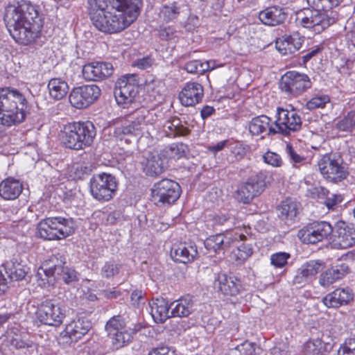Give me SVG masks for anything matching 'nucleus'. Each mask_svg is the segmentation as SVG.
Instances as JSON below:
<instances>
[{"label":"nucleus","instance_id":"nucleus-12","mask_svg":"<svg viewBox=\"0 0 355 355\" xmlns=\"http://www.w3.org/2000/svg\"><path fill=\"white\" fill-rule=\"evenodd\" d=\"M37 318L44 324L58 327L65 316L64 310L55 300H46L37 308Z\"/></svg>","mask_w":355,"mask_h":355},{"label":"nucleus","instance_id":"nucleus-49","mask_svg":"<svg viewBox=\"0 0 355 355\" xmlns=\"http://www.w3.org/2000/svg\"><path fill=\"white\" fill-rule=\"evenodd\" d=\"M180 7L177 3L173 2L168 5L164 6L162 13L164 19L166 21H173L180 14Z\"/></svg>","mask_w":355,"mask_h":355},{"label":"nucleus","instance_id":"nucleus-24","mask_svg":"<svg viewBox=\"0 0 355 355\" xmlns=\"http://www.w3.org/2000/svg\"><path fill=\"white\" fill-rule=\"evenodd\" d=\"M167 160L162 153H148L141 164L144 173L148 176H157L166 168Z\"/></svg>","mask_w":355,"mask_h":355},{"label":"nucleus","instance_id":"nucleus-20","mask_svg":"<svg viewBox=\"0 0 355 355\" xmlns=\"http://www.w3.org/2000/svg\"><path fill=\"white\" fill-rule=\"evenodd\" d=\"M334 241L340 248H347L355 245V227L344 221H338L334 227Z\"/></svg>","mask_w":355,"mask_h":355},{"label":"nucleus","instance_id":"nucleus-42","mask_svg":"<svg viewBox=\"0 0 355 355\" xmlns=\"http://www.w3.org/2000/svg\"><path fill=\"white\" fill-rule=\"evenodd\" d=\"M304 351L307 355H321L327 352V345L320 338L311 339L305 343Z\"/></svg>","mask_w":355,"mask_h":355},{"label":"nucleus","instance_id":"nucleus-30","mask_svg":"<svg viewBox=\"0 0 355 355\" xmlns=\"http://www.w3.org/2000/svg\"><path fill=\"white\" fill-rule=\"evenodd\" d=\"M198 255L195 243H180L171 252L172 259L179 263H187L193 261Z\"/></svg>","mask_w":355,"mask_h":355},{"label":"nucleus","instance_id":"nucleus-31","mask_svg":"<svg viewBox=\"0 0 355 355\" xmlns=\"http://www.w3.org/2000/svg\"><path fill=\"white\" fill-rule=\"evenodd\" d=\"M299 207L298 202L287 198L277 207V215L282 220L290 225L295 220L299 213Z\"/></svg>","mask_w":355,"mask_h":355},{"label":"nucleus","instance_id":"nucleus-43","mask_svg":"<svg viewBox=\"0 0 355 355\" xmlns=\"http://www.w3.org/2000/svg\"><path fill=\"white\" fill-rule=\"evenodd\" d=\"M128 329L123 318L119 315L111 318L105 324V330L109 336Z\"/></svg>","mask_w":355,"mask_h":355},{"label":"nucleus","instance_id":"nucleus-28","mask_svg":"<svg viewBox=\"0 0 355 355\" xmlns=\"http://www.w3.org/2000/svg\"><path fill=\"white\" fill-rule=\"evenodd\" d=\"M288 14L285 8L279 6H270L261 10L259 14V20L265 25L275 26L283 24Z\"/></svg>","mask_w":355,"mask_h":355},{"label":"nucleus","instance_id":"nucleus-45","mask_svg":"<svg viewBox=\"0 0 355 355\" xmlns=\"http://www.w3.org/2000/svg\"><path fill=\"white\" fill-rule=\"evenodd\" d=\"M135 120L131 121L134 125H139V128L142 131V125L152 123L153 121V113L146 108L137 110L135 113Z\"/></svg>","mask_w":355,"mask_h":355},{"label":"nucleus","instance_id":"nucleus-51","mask_svg":"<svg viewBox=\"0 0 355 355\" xmlns=\"http://www.w3.org/2000/svg\"><path fill=\"white\" fill-rule=\"evenodd\" d=\"M291 254L288 252H280L270 256V263L276 268H283L288 263Z\"/></svg>","mask_w":355,"mask_h":355},{"label":"nucleus","instance_id":"nucleus-40","mask_svg":"<svg viewBox=\"0 0 355 355\" xmlns=\"http://www.w3.org/2000/svg\"><path fill=\"white\" fill-rule=\"evenodd\" d=\"M112 346L114 349H120L129 344L132 339V332L130 328L110 335Z\"/></svg>","mask_w":355,"mask_h":355},{"label":"nucleus","instance_id":"nucleus-36","mask_svg":"<svg viewBox=\"0 0 355 355\" xmlns=\"http://www.w3.org/2000/svg\"><path fill=\"white\" fill-rule=\"evenodd\" d=\"M193 301L189 296L182 297L171 303V317H187L193 311Z\"/></svg>","mask_w":355,"mask_h":355},{"label":"nucleus","instance_id":"nucleus-9","mask_svg":"<svg viewBox=\"0 0 355 355\" xmlns=\"http://www.w3.org/2000/svg\"><path fill=\"white\" fill-rule=\"evenodd\" d=\"M296 21L302 27L320 33L333 24L334 19L327 12L306 8L297 12Z\"/></svg>","mask_w":355,"mask_h":355},{"label":"nucleus","instance_id":"nucleus-56","mask_svg":"<svg viewBox=\"0 0 355 355\" xmlns=\"http://www.w3.org/2000/svg\"><path fill=\"white\" fill-rule=\"evenodd\" d=\"M185 70L190 73H202L205 71V64L200 60H194L188 62L184 67Z\"/></svg>","mask_w":355,"mask_h":355},{"label":"nucleus","instance_id":"nucleus-8","mask_svg":"<svg viewBox=\"0 0 355 355\" xmlns=\"http://www.w3.org/2000/svg\"><path fill=\"white\" fill-rule=\"evenodd\" d=\"M319 171L324 178L332 182L345 179L348 171L343 159L336 154H326L318 162Z\"/></svg>","mask_w":355,"mask_h":355},{"label":"nucleus","instance_id":"nucleus-35","mask_svg":"<svg viewBox=\"0 0 355 355\" xmlns=\"http://www.w3.org/2000/svg\"><path fill=\"white\" fill-rule=\"evenodd\" d=\"M91 322L87 319L73 320L66 326L65 333L74 341L85 336L91 329Z\"/></svg>","mask_w":355,"mask_h":355},{"label":"nucleus","instance_id":"nucleus-50","mask_svg":"<svg viewBox=\"0 0 355 355\" xmlns=\"http://www.w3.org/2000/svg\"><path fill=\"white\" fill-rule=\"evenodd\" d=\"M202 325L205 327L208 333H212L218 327L220 321L217 317L212 314L203 315L201 316Z\"/></svg>","mask_w":355,"mask_h":355},{"label":"nucleus","instance_id":"nucleus-2","mask_svg":"<svg viewBox=\"0 0 355 355\" xmlns=\"http://www.w3.org/2000/svg\"><path fill=\"white\" fill-rule=\"evenodd\" d=\"M3 19L10 35L19 44H31L40 35L42 21L35 6L29 2L7 6Z\"/></svg>","mask_w":355,"mask_h":355},{"label":"nucleus","instance_id":"nucleus-25","mask_svg":"<svg viewBox=\"0 0 355 355\" xmlns=\"http://www.w3.org/2000/svg\"><path fill=\"white\" fill-rule=\"evenodd\" d=\"M2 266L11 281H21L25 279L30 271L29 267L25 264L19 256L13 257L6 261Z\"/></svg>","mask_w":355,"mask_h":355},{"label":"nucleus","instance_id":"nucleus-17","mask_svg":"<svg viewBox=\"0 0 355 355\" xmlns=\"http://www.w3.org/2000/svg\"><path fill=\"white\" fill-rule=\"evenodd\" d=\"M263 173L251 177L248 180L242 184L238 189L236 198L238 201L248 204L255 196L259 195L266 187V182L263 181Z\"/></svg>","mask_w":355,"mask_h":355},{"label":"nucleus","instance_id":"nucleus-61","mask_svg":"<svg viewBox=\"0 0 355 355\" xmlns=\"http://www.w3.org/2000/svg\"><path fill=\"white\" fill-rule=\"evenodd\" d=\"M153 64V60L150 56H146L134 61L132 66L144 70L151 67Z\"/></svg>","mask_w":355,"mask_h":355},{"label":"nucleus","instance_id":"nucleus-6","mask_svg":"<svg viewBox=\"0 0 355 355\" xmlns=\"http://www.w3.org/2000/svg\"><path fill=\"white\" fill-rule=\"evenodd\" d=\"M118 182L110 173H102L93 175L89 181V190L92 197L99 202H107L115 196Z\"/></svg>","mask_w":355,"mask_h":355},{"label":"nucleus","instance_id":"nucleus-27","mask_svg":"<svg viewBox=\"0 0 355 355\" xmlns=\"http://www.w3.org/2000/svg\"><path fill=\"white\" fill-rule=\"evenodd\" d=\"M304 37L297 32L285 35L276 41V48L282 54H292L298 51L302 45Z\"/></svg>","mask_w":355,"mask_h":355},{"label":"nucleus","instance_id":"nucleus-29","mask_svg":"<svg viewBox=\"0 0 355 355\" xmlns=\"http://www.w3.org/2000/svg\"><path fill=\"white\" fill-rule=\"evenodd\" d=\"M141 135L139 125H134L131 121H125L114 128L113 136L118 140L130 144L137 140Z\"/></svg>","mask_w":355,"mask_h":355},{"label":"nucleus","instance_id":"nucleus-15","mask_svg":"<svg viewBox=\"0 0 355 355\" xmlns=\"http://www.w3.org/2000/svg\"><path fill=\"white\" fill-rule=\"evenodd\" d=\"M114 89V96L118 104L132 103L138 94V82L136 76L126 75L119 78Z\"/></svg>","mask_w":355,"mask_h":355},{"label":"nucleus","instance_id":"nucleus-55","mask_svg":"<svg viewBox=\"0 0 355 355\" xmlns=\"http://www.w3.org/2000/svg\"><path fill=\"white\" fill-rule=\"evenodd\" d=\"M236 218L230 214H221L214 216L213 222L215 225H223L225 224L229 225V228L231 225H235Z\"/></svg>","mask_w":355,"mask_h":355},{"label":"nucleus","instance_id":"nucleus-19","mask_svg":"<svg viewBox=\"0 0 355 355\" xmlns=\"http://www.w3.org/2000/svg\"><path fill=\"white\" fill-rule=\"evenodd\" d=\"M246 236L238 232L227 233L225 235L218 234L210 236L205 241V246L208 250H213L214 252L218 250L229 248L232 244L240 241H244Z\"/></svg>","mask_w":355,"mask_h":355},{"label":"nucleus","instance_id":"nucleus-37","mask_svg":"<svg viewBox=\"0 0 355 355\" xmlns=\"http://www.w3.org/2000/svg\"><path fill=\"white\" fill-rule=\"evenodd\" d=\"M270 122V118L266 115L255 116L248 124L249 131L252 135H259L266 132L268 135H274L270 132V128H275V125H271Z\"/></svg>","mask_w":355,"mask_h":355},{"label":"nucleus","instance_id":"nucleus-53","mask_svg":"<svg viewBox=\"0 0 355 355\" xmlns=\"http://www.w3.org/2000/svg\"><path fill=\"white\" fill-rule=\"evenodd\" d=\"M285 151L291 162L293 163V166H296V164L302 163L306 160V158L303 155L297 153V150L291 144H286Z\"/></svg>","mask_w":355,"mask_h":355},{"label":"nucleus","instance_id":"nucleus-34","mask_svg":"<svg viewBox=\"0 0 355 355\" xmlns=\"http://www.w3.org/2000/svg\"><path fill=\"white\" fill-rule=\"evenodd\" d=\"M151 315L156 322L163 323L171 318V303L164 298H157L150 304Z\"/></svg>","mask_w":355,"mask_h":355},{"label":"nucleus","instance_id":"nucleus-4","mask_svg":"<svg viewBox=\"0 0 355 355\" xmlns=\"http://www.w3.org/2000/svg\"><path fill=\"white\" fill-rule=\"evenodd\" d=\"M96 135V128L91 121H76L64 126L61 141L67 148L84 150L92 146Z\"/></svg>","mask_w":355,"mask_h":355},{"label":"nucleus","instance_id":"nucleus-26","mask_svg":"<svg viewBox=\"0 0 355 355\" xmlns=\"http://www.w3.org/2000/svg\"><path fill=\"white\" fill-rule=\"evenodd\" d=\"M354 298V293L349 288H338L322 298L323 304L328 308H338L347 304Z\"/></svg>","mask_w":355,"mask_h":355},{"label":"nucleus","instance_id":"nucleus-10","mask_svg":"<svg viewBox=\"0 0 355 355\" xmlns=\"http://www.w3.org/2000/svg\"><path fill=\"white\" fill-rule=\"evenodd\" d=\"M179 184L169 179H163L155 183L151 189L153 202L157 206L171 205L180 196Z\"/></svg>","mask_w":355,"mask_h":355},{"label":"nucleus","instance_id":"nucleus-5","mask_svg":"<svg viewBox=\"0 0 355 355\" xmlns=\"http://www.w3.org/2000/svg\"><path fill=\"white\" fill-rule=\"evenodd\" d=\"M75 223L71 218L50 217L42 220L37 227V236L44 240H60L71 235Z\"/></svg>","mask_w":355,"mask_h":355},{"label":"nucleus","instance_id":"nucleus-18","mask_svg":"<svg viewBox=\"0 0 355 355\" xmlns=\"http://www.w3.org/2000/svg\"><path fill=\"white\" fill-rule=\"evenodd\" d=\"M324 267V262L319 259L309 260L297 270L293 283L300 286L309 284Z\"/></svg>","mask_w":355,"mask_h":355},{"label":"nucleus","instance_id":"nucleus-13","mask_svg":"<svg viewBox=\"0 0 355 355\" xmlns=\"http://www.w3.org/2000/svg\"><path fill=\"white\" fill-rule=\"evenodd\" d=\"M333 231L334 228L327 222H313L300 230L297 236L304 243L315 244L327 239Z\"/></svg>","mask_w":355,"mask_h":355},{"label":"nucleus","instance_id":"nucleus-46","mask_svg":"<svg viewBox=\"0 0 355 355\" xmlns=\"http://www.w3.org/2000/svg\"><path fill=\"white\" fill-rule=\"evenodd\" d=\"M228 355H257L256 345L252 343L245 341L231 349Z\"/></svg>","mask_w":355,"mask_h":355},{"label":"nucleus","instance_id":"nucleus-47","mask_svg":"<svg viewBox=\"0 0 355 355\" xmlns=\"http://www.w3.org/2000/svg\"><path fill=\"white\" fill-rule=\"evenodd\" d=\"M336 125L340 131H352L355 127V110L349 112L347 115L336 123Z\"/></svg>","mask_w":355,"mask_h":355},{"label":"nucleus","instance_id":"nucleus-60","mask_svg":"<svg viewBox=\"0 0 355 355\" xmlns=\"http://www.w3.org/2000/svg\"><path fill=\"white\" fill-rule=\"evenodd\" d=\"M118 1L122 6H126L128 8L140 13L142 6L141 0H119Z\"/></svg>","mask_w":355,"mask_h":355},{"label":"nucleus","instance_id":"nucleus-32","mask_svg":"<svg viewBox=\"0 0 355 355\" xmlns=\"http://www.w3.org/2000/svg\"><path fill=\"white\" fill-rule=\"evenodd\" d=\"M348 271V266L344 263L329 268L320 275L319 284L323 287H327L342 279Z\"/></svg>","mask_w":355,"mask_h":355},{"label":"nucleus","instance_id":"nucleus-52","mask_svg":"<svg viewBox=\"0 0 355 355\" xmlns=\"http://www.w3.org/2000/svg\"><path fill=\"white\" fill-rule=\"evenodd\" d=\"M329 101L330 98L327 95L316 96L306 103V107L310 110L321 108L324 107Z\"/></svg>","mask_w":355,"mask_h":355},{"label":"nucleus","instance_id":"nucleus-59","mask_svg":"<svg viewBox=\"0 0 355 355\" xmlns=\"http://www.w3.org/2000/svg\"><path fill=\"white\" fill-rule=\"evenodd\" d=\"M239 251V257L241 259H246L250 257L253 252L252 245L247 243H242L237 246Z\"/></svg>","mask_w":355,"mask_h":355},{"label":"nucleus","instance_id":"nucleus-44","mask_svg":"<svg viewBox=\"0 0 355 355\" xmlns=\"http://www.w3.org/2000/svg\"><path fill=\"white\" fill-rule=\"evenodd\" d=\"M187 146L182 143L173 144L161 151L164 157L168 159H179L182 157L186 150Z\"/></svg>","mask_w":355,"mask_h":355},{"label":"nucleus","instance_id":"nucleus-62","mask_svg":"<svg viewBox=\"0 0 355 355\" xmlns=\"http://www.w3.org/2000/svg\"><path fill=\"white\" fill-rule=\"evenodd\" d=\"M131 302L133 306L140 308L142 304H145V299L141 291H134L130 296Z\"/></svg>","mask_w":355,"mask_h":355},{"label":"nucleus","instance_id":"nucleus-16","mask_svg":"<svg viewBox=\"0 0 355 355\" xmlns=\"http://www.w3.org/2000/svg\"><path fill=\"white\" fill-rule=\"evenodd\" d=\"M66 263L65 257L60 253L50 256L38 268L36 277L44 284L50 277H56L62 273Z\"/></svg>","mask_w":355,"mask_h":355},{"label":"nucleus","instance_id":"nucleus-22","mask_svg":"<svg viewBox=\"0 0 355 355\" xmlns=\"http://www.w3.org/2000/svg\"><path fill=\"white\" fill-rule=\"evenodd\" d=\"M215 285L226 296H236L243 291V286L239 278L225 273L218 275Z\"/></svg>","mask_w":355,"mask_h":355},{"label":"nucleus","instance_id":"nucleus-63","mask_svg":"<svg viewBox=\"0 0 355 355\" xmlns=\"http://www.w3.org/2000/svg\"><path fill=\"white\" fill-rule=\"evenodd\" d=\"M148 355H175V352L166 345L153 348Z\"/></svg>","mask_w":355,"mask_h":355},{"label":"nucleus","instance_id":"nucleus-1","mask_svg":"<svg viewBox=\"0 0 355 355\" xmlns=\"http://www.w3.org/2000/svg\"><path fill=\"white\" fill-rule=\"evenodd\" d=\"M119 0H88V10L93 25L105 33L124 30L139 13L120 4Z\"/></svg>","mask_w":355,"mask_h":355},{"label":"nucleus","instance_id":"nucleus-41","mask_svg":"<svg viewBox=\"0 0 355 355\" xmlns=\"http://www.w3.org/2000/svg\"><path fill=\"white\" fill-rule=\"evenodd\" d=\"M343 0H306L308 5L312 10H319L320 12L328 14L333 8L339 6Z\"/></svg>","mask_w":355,"mask_h":355},{"label":"nucleus","instance_id":"nucleus-38","mask_svg":"<svg viewBox=\"0 0 355 355\" xmlns=\"http://www.w3.org/2000/svg\"><path fill=\"white\" fill-rule=\"evenodd\" d=\"M49 95L55 100L62 99L69 91L67 83L58 78H51L48 83Z\"/></svg>","mask_w":355,"mask_h":355},{"label":"nucleus","instance_id":"nucleus-33","mask_svg":"<svg viewBox=\"0 0 355 355\" xmlns=\"http://www.w3.org/2000/svg\"><path fill=\"white\" fill-rule=\"evenodd\" d=\"M22 190V184L12 178L6 179L0 184V196L5 200L16 199Z\"/></svg>","mask_w":355,"mask_h":355},{"label":"nucleus","instance_id":"nucleus-21","mask_svg":"<svg viewBox=\"0 0 355 355\" xmlns=\"http://www.w3.org/2000/svg\"><path fill=\"white\" fill-rule=\"evenodd\" d=\"M114 67L110 62H94L86 64L83 68V76L87 80L97 81L112 76Z\"/></svg>","mask_w":355,"mask_h":355},{"label":"nucleus","instance_id":"nucleus-14","mask_svg":"<svg viewBox=\"0 0 355 355\" xmlns=\"http://www.w3.org/2000/svg\"><path fill=\"white\" fill-rule=\"evenodd\" d=\"M101 90L96 85H85L73 89L69 95L71 105L77 108H86L101 96Z\"/></svg>","mask_w":355,"mask_h":355},{"label":"nucleus","instance_id":"nucleus-58","mask_svg":"<svg viewBox=\"0 0 355 355\" xmlns=\"http://www.w3.org/2000/svg\"><path fill=\"white\" fill-rule=\"evenodd\" d=\"M57 277H60L66 284L78 281L76 271L67 267H64L62 273Z\"/></svg>","mask_w":355,"mask_h":355},{"label":"nucleus","instance_id":"nucleus-11","mask_svg":"<svg viewBox=\"0 0 355 355\" xmlns=\"http://www.w3.org/2000/svg\"><path fill=\"white\" fill-rule=\"evenodd\" d=\"M312 83L309 77L295 71H287L282 76L280 88L282 92L292 96H298L311 88Z\"/></svg>","mask_w":355,"mask_h":355},{"label":"nucleus","instance_id":"nucleus-54","mask_svg":"<svg viewBox=\"0 0 355 355\" xmlns=\"http://www.w3.org/2000/svg\"><path fill=\"white\" fill-rule=\"evenodd\" d=\"M265 163L272 166L273 167H281L283 164V160L279 155L268 151L263 155Z\"/></svg>","mask_w":355,"mask_h":355},{"label":"nucleus","instance_id":"nucleus-64","mask_svg":"<svg viewBox=\"0 0 355 355\" xmlns=\"http://www.w3.org/2000/svg\"><path fill=\"white\" fill-rule=\"evenodd\" d=\"M246 147L241 144H236L232 149L231 153L236 160L242 159L246 154Z\"/></svg>","mask_w":355,"mask_h":355},{"label":"nucleus","instance_id":"nucleus-57","mask_svg":"<svg viewBox=\"0 0 355 355\" xmlns=\"http://www.w3.org/2000/svg\"><path fill=\"white\" fill-rule=\"evenodd\" d=\"M338 355H355V339L346 340L344 344L340 347Z\"/></svg>","mask_w":355,"mask_h":355},{"label":"nucleus","instance_id":"nucleus-48","mask_svg":"<svg viewBox=\"0 0 355 355\" xmlns=\"http://www.w3.org/2000/svg\"><path fill=\"white\" fill-rule=\"evenodd\" d=\"M121 270V265L113 260L106 261L101 269V275L103 278L111 279L117 275Z\"/></svg>","mask_w":355,"mask_h":355},{"label":"nucleus","instance_id":"nucleus-23","mask_svg":"<svg viewBox=\"0 0 355 355\" xmlns=\"http://www.w3.org/2000/svg\"><path fill=\"white\" fill-rule=\"evenodd\" d=\"M204 96L202 86L196 82L187 83L179 94V99L185 107L194 106L199 103Z\"/></svg>","mask_w":355,"mask_h":355},{"label":"nucleus","instance_id":"nucleus-7","mask_svg":"<svg viewBox=\"0 0 355 355\" xmlns=\"http://www.w3.org/2000/svg\"><path fill=\"white\" fill-rule=\"evenodd\" d=\"M275 128H270L272 134H281L285 136L302 128V119L295 109L287 110L277 107L274 121Z\"/></svg>","mask_w":355,"mask_h":355},{"label":"nucleus","instance_id":"nucleus-39","mask_svg":"<svg viewBox=\"0 0 355 355\" xmlns=\"http://www.w3.org/2000/svg\"><path fill=\"white\" fill-rule=\"evenodd\" d=\"M164 128L167 136L169 137L187 136L190 133V130L184 126L178 117H174L166 121Z\"/></svg>","mask_w":355,"mask_h":355},{"label":"nucleus","instance_id":"nucleus-3","mask_svg":"<svg viewBox=\"0 0 355 355\" xmlns=\"http://www.w3.org/2000/svg\"><path fill=\"white\" fill-rule=\"evenodd\" d=\"M28 101L17 89L0 88V124L10 127L21 123L26 117Z\"/></svg>","mask_w":355,"mask_h":355}]
</instances>
